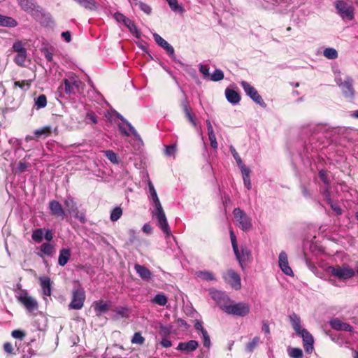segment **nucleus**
I'll use <instances>...</instances> for the list:
<instances>
[{
    "mask_svg": "<svg viewBox=\"0 0 358 358\" xmlns=\"http://www.w3.org/2000/svg\"><path fill=\"white\" fill-rule=\"evenodd\" d=\"M148 188L150 192V198L155 206L152 211L153 217L157 220V224L159 227L166 234H170V229L167 224L166 217L162 208V203L157 196L155 187L151 181H148Z\"/></svg>",
    "mask_w": 358,
    "mask_h": 358,
    "instance_id": "nucleus-1",
    "label": "nucleus"
},
{
    "mask_svg": "<svg viewBox=\"0 0 358 358\" xmlns=\"http://www.w3.org/2000/svg\"><path fill=\"white\" fill-rule=\"evenodd\" d=\"M292 327L298 336L302 338L303 346L306 353L311 354L314 350V338L310 332L301 327V318L296 313H292L289 316Z\"/></svg>",
    "mask_w": 358,
    "mask_h": 358,
    "instance_id": "nucleus-2",
    "label": "nucleus"
},
{
    "mask_svg": "<svg viewBox=\"0 0 358 358\" xmlns=\"http://www.w3.org/2000/svg\"><path fill=\"white\" fill-rule=\"evenodd\" d=\"M17 6L22 10L30 15L36 21L43 23L48 15L36 1V0H16Z\"/></svg>",
    "mask_w": 358,
    "mask_h": 358,
    "instance_id": "nucleus-3",
    "label": "nucleus"
},
{
    "mask_svg": "<svg viewBox=\"0 0 358 358\" xmlns=\"http://www.w3.org/2000/svg\"><path fill=\"white\" fill-rule=\"evenodd\" d=\"M83 85V83L74 74L68 75L67 78L63 80V84L58 88V93L60 97H64L66 95L75 94L76 91H79Z\"/></svg>",
    "mask_w": 358,
    "mask_h": 358,
    "instance_id": "nucleus-4",
    "label": "nucleus"
},
{
    "mask_svg": "<svg viewBox=\"0 0 358 358\" xmlns=\"http://www.w3.org/2000/svg\"><path fill=\"white\" fill-rule=\"evenodd\" d=\"M235 221L238 227L243 231H248L252 228L251 218L240 208H236L233 210Z\"/></svg>",
    "mask_w": 358,
    "mask_h": 358,
    "instance_id": "nucleus-5",
    "label": "nucleus"
},
{
    "mask_svg": "<svg viewBox=\"0 0 358 358\" xmlns=\"http://www.w3.org/2000/svg\"><path fill=\"white\" fill-rule=\"evenodd\" d=\"M246 95L248 96L254 102L263 108L266 107V103L259 95L257 90L247 81L243 80L240 83Z\"/></svg>",
    "mask_w": 358,
    "mask_h": 358,
    "instance_id": "nucleus-6",
    "label": "nucleus"
},
{
    "mask_svg": "<svg viewBox=\"0 0 358 358\" xmlns=\"http://www.w3.org/2000/svg\"><path fill=\"white\" fill-rule=\"evenodd\" d=\"M328 271L332 275L342 280L350 279L355 274V271L348 265L342 267L340 266H329Z\"/></svg>",
    "mask_w": 358,
    "mask_h": 358,
    "instance_id": "nucleus-7",
    "label": "nucleus"
},
{
    "mask_svg": "<svg viewBox=\"0 0 358 358\" xmlns=\"http://www.w3.org/2000/svg\"><path fill=\"white\" fill-rule=\"evenodd\" d=\"M335 82L341 89L343 94L345 98L352 99L354 97L355 90L352 85L353 80L351 78L347 77L346 79L343 81L341 78L336 77Z\"/></svg>",
    "mask_w": 358,
    "mask_h": 358,
    "instance_id": "nucleus-8",
    "label": "nucleus"
},
{
    "mask_svg": "<svg viewBox=\"0 0 358 358\" xmlns=\"http://www.w3.org/2000/svg\"><path fill=\"white\" fill-rule=\"evenodd\" d=\"M250 311V306L248 303L233 301L231 306L228 308L227 314L238 317H245L249 314Z\"/></svg>",
    "mask_w": 358,
    "mask_h": 358,
    "instance_id": "nucleus-9",
    "label": "nucleus"
},
{
    "mask_svg": "<svg viewBox=\"0 0 358 358\" xmlns=\"http://www.w3.org/2000/svg\"><path fill=\"white\" fill-rule=\"evenodd\" d=\"M66 213L73 215L75 218L84 223L85 222V216L83 212H80L78 209L76 203L71 198H67L64 201Z\"/></svg>",
    "mask_w": 358,
    "mask_h": 358,
    "instance_id": "nucleus-10",
    "label": "nucleus"
},
{
    "mask_svg": "<svg viewBox=\"0 0 358 358\" xmlns=\"http://www.w3.org/2000/svg\"><path fill=\"white\" fill-rule=\"evenodd\" d=\"M17 300L25 307L28 312H33L38 309V302L26 292H22L17 296Z\"/></svg>",
    "mask_w": 358,
    "mask_h": 358,
    "instance_id": "nucleus-11",
    "label": "nucleus"
},
{
    "mask_svg": "<svg viewBox=\"0 0 358 358\" xmlns=\"http://www.w3.org/2000/svg\"><path fill=\"white\" fill-rule=\"evenodd\" d=\"M85 293L83 289H77L73 292L72 300L69 304L71 309L80 310L83 307Z\"/></svg>",
    "mask_w": 358,
    "mask_h": 358,
    "instance_id": "nucleus-12",
    "label": "nucleus"
},
{
    "mask_svg": "<svg viewBox=\"0 0 358 358\" xmlns=\"http://www.w3.org/2000/svg\"><path fill=\"white\" fill-rule=\"evenodd\" d=\"M224 281L229 284L232 288L238 290L241 287V277L234 270L229 269L223 274Z\"/></svg>",
    "mask_w": 358,
    "mask_h": 358,
    "instance_id": "nucleus-13",
    "label": "nucleus"
},
{
    "mask_svg": "<svg viewBox=\"0 0 358 358\" xmlns=\"http://www.w3.org/2000/svg\"><path fill=\"white\" fill-rule=\"evenodd\" d=\"M336 8L338 13L343 19L352 20L354 17L353 9L343 1H337Z\"/></svg>",
    "mask_w": 358,
    "mask_h": 358,
    "instance_id": "nucleus-14",
    "label": "nucleus"
},
{
    "mask_svg": "<svg viewBox=\"0 0 358 358\" xmlns=\"http://www.w3.org/2000/svg\"><path fill=\"white\" fill-rule=\"evenodd\" d=\"M279 266L282 271L287 275L293 276L294 273L289 266L287 255L285 251H281L279 254Z\"/></svg>",
    "mask_w": 358,
    "mask_h": 358,
    "instance_id": "nucleus-15",
    "label": "nucleus"
},
{
    "mask_svg": "<svg viewBox=\"0 0 358 358\" xmlns=\"http://www.w3.org/2000/svg\"><path fill=\"white\" fill-rule=\"evenodd\" d=\"M329 324L331 328L336 331H344L353 332L354 328L348 323L343 322L338 318H333L330 320Z\"/></svg>",
    "mask_w": 358,
    "mask_h": 358,
    "instance_id": "nucleus-16",
    "label": "nucleus"
},
{
    "mask_svg": "<svg viewBox=\"0 0 358 358\" xmlns=\"http://www.w3.org/2000/svg\"><path fill=\"white\" fill-rule=\"evenodd\" d=\"M49 208L51 214L55 217L63 220L66 215V211L63 209L62 205L57 201L52 200L50 201Z\"/></svg>",
    "mask_w": 358,
    "mask_h": 358,
    "instance_id": "nucleus-17",
    "label": "nucleus"
},
{
    "mask_svg": "<svg viewBox=\"0 0 358 358\" xmlns=\"http://www.w3.org/2000/svg\"><path fill=\"white\" fill-rule=\"evenodd\" d=\"M153 37L155 38V42L162 48H163L167 53L173 57L174 55V49L163 38H162L159 34L155 33L153 34Z\"/></svg>",
    "mask_w": 358,
    "mask_h": 358,
    "instance_id": "nucleus-18",
    "label": "nucleus"
},
{
    "mask_svg": "<svg viewBox=\"0 0 358 358\" xmlns=\"http://www.w3.org/2000/svg\"><path fill=\"white\" fill-rule=\"evenodd\" d=\"M324 129L325 125L322 124H309L303 128L302 132L306 133L308 131L310 133L311 139H310V141L311 142L314 139L315 135L322 132Z\"/></svg>",
    "mask_w": 358,
    "mask_h": 358,
    "instance_id": "nucleus-19",
    "label": "nucleus"
},
{
    "mask_svg": "<svg viewBox=\"0 0 358 358\" xmlns=\"http://www.w3.org/2000/svg\"><path fill=\"white\" fill-rule=\"evenodd\" d=\"M225 96L227 100L233 105L238 104L241 101L239 93L229 87L225 90Z\"/></svg>",
    "mask_w": 358,
    "mask_h": 358,
    "instance_id": "nucleus-20",
    "label": "nucleus"
},
{
    "mask_svg": "<svg viewBox=\"0 0 358 358\" xmlns=\"http://www.w3.org/2000/svg\"><path fill=\"white\" fill-rule=\"evenodd\" d=\"M92 307L97 316H100L102 313H106L109 309L108 304L103 301H94L92 304Z\"/></svg>",
    "mask_w": 358,
    "mask_h": 358,
    "instance_id": "nucleus-21",
    "label": "nucleus"
},
{
    "mask_svg": "<svg viewBox=\"0 0 358 358\" xmlns=\"http://www.w3.org/2000/svg\"><path fill=\"white\" fill-rule=\"evenodd\" d=\"M199 343L195 340H191L186 343H180V351L190 353L197 349Z\"/></svg>",
    "mask_w": 358,
    "mask_h": 358,
    "instance_id": "nucleus-22",
    "label": "nucleus"
},
{
    "mask_svg": "<svg viewBox=\"0 0 358 358\" xmlns=\"http://www.w3.org/2000/svg\"><path fill=\"white\" fill-rule=\"evenodd\" d=\"M40 282L43 294L46 296H50L51 295L50 279L48 277H42L40 278Z\"/></svg>",
    "mask_w": 358,
    "mask_h": 358,
    "instance_id": "nucleus-23",
    "label": "nucleus"
},
{
    "mask_svg": "<svg viewBox=\"0 0 358 358\" xmlns=\"http://www.w3.org/2000/svg\"><path fill=\"white\" fill-rule=\"evenodd\" d=\"M240 169L242 173L245 187L248 189H250L252 188V184L250 181V169L245 166H243L242 167L240 168Z\"/></svg>",
    "mask_w": 358,
    "mask_h": 358,
    "instance_id": "nucleus-24",
    "label": "nucleus"
},
{
    "mask_svg": "<svg viewBox=\"0 0 358 358\" xmlns=\"http://www.w3.org/2000/svg\"><path fill=\"white\" fill-rule=\"evenodd\" d=\"M134 268L137 273L142 279L145 280H148L151 278V272L145 266L139 264H136Z\"/></svg>",
    "mask_w": 358,
    "mask_h": 358,
    "instance_id": "nucleus-25",
    "label": "nucleus"
},
{
    "mask_svg": "<svg viewBox=\"0 0 358 358\" xmlns=\"http://www.w3.org/2000/svg\"><path fill=\"white\" fill-rule=\"evenodd\" d=\"M70 256H71L70 249H66V248L62 249L60 250L59 255L58 264L62 266H65L67 264V262L70 258Z\"/></svg>",
    "mask_w": 358,
    "mask_h": 358,
    "instance_id": "nucleus-26",
    "label": "nucleus"
},
{
    "mask_svg": "<svg viewBox=\"0 0 358 358\" xmlns=\"http://www.w3.org/2000/svg\"><path fill=\"white\" fill-rule=\"evenodd\" d=\"M17 25V22L14 18L0 15V26L15 27Z\"/></svg>",
    "mask_w": 358,
    "mask_h": 358,
    "instance_id": "nucleus-27",
    "label": "nucleus"
},
{
    "mask_svg": "<svg viewBox=\"0 0 358 358\" xmlns=\"http://www.w3.org/2000/svg\"><path fill=\"white\" fill-rule=\"evenodd\" d=\"M183 110L187 119L191 122L194 127H196V122L194 114L192 111V108L186 103L183 104Z\"/></svg>",
    "mask_w": 358,
    "mask_h": 358,
    "instance_id": "nucleus-28",
    "label": "nucleus"
},
{
    "mask_svg": "<svg viewBox=\"0 0 358 358\" xmlns=\"http://www.w3.org/2000/svg\"><path fill=\"white\" fill-rule=\"evenodd\" d=\"M229 235H230V239L232 245V248L234 250V252L235 254V256L236 259L240 258V251L238 250L237 241H236V236L232 229L229 231Z\"/></svg>",
    "mask_w": 358,
    "mask_h": 358,
    "instance_id": "nucleus-29",
    "label": "nucleus"
},
{
    "mask_svg": "<svg viewBox=\"0 0 358 358\" xmlns=\"http://www.w3.org/2000/svg\"><path fill=\"white\" fill-rule=\"evenodd\" d=\"M233 301L230 299V298L226 294L224 297L218 303V306L222 309L224 313H228V308L231 306Z\"/></svg>",
    "mask_w": 358,
    "mask_h": 358,
    "instance_id": "nucleus-30",
    "label": "nucleus"
},
{
    "mask_svg": "<svg viewBox=\"0 0 358 358\" xmlns=\"http://www.w3.org/2000/svg\"><path fill=\"white\" fill-rule=\"evenodd\" d=\"M196 276L207 281L215 280L213 273L208 271H200L196 273Z\"/></svg>",
    "mask_w": 358,
    "mask_h": 358,
    "instance_id": "nucleus-31",
    "label": "nucleus"
},
{
    "mask_svg": "<svg viewBox=\"0 0 358 358\" xmlns=\"http://www.w3.org/2000/svg\"><path fill=\"white\" fill-rule=\"evenodd\" d=\"M224 78V72L220 69H216L212 74L210 75L208 80L213 82H218L223 80Z\"/></svg>",
    "mask_w": 358,
    "mask_h": 358,
    "instance_id": "nucleus-32",
    "label": "nucleus"
},
{
    "mask_svg": "<svg viewBox=\"0 0 358 358\" xmlns=\"http://www.w3.org/2000/svg\"><path fill=\"white\" fill-rule=\"evenodd\" d=\"M240 252V258L237 259L240 264L242 266V262L249 259L250 256V250L246 246H241Z\"/></svg>",
    "mask_w": 358,
    "mask_h": 358,
    "instance_id": "nucleus-33",
    "label": "nucleus"
},
{
    "mask_svg": "<svg viewBox=\"0 0 358 358\" xmlns=\"http://www.w3.org/2000/svg\"><path fill=\"white\" fill-rule=\"evenodd\" d=\"M260 343V338L258 336H255L253 339L248 342L245 345V351L248 352H252L254 350Z\"/></svg>",
    "mask_w": 358,
    "mask_h": 358,
    "instance_id": "nucleus-34",
    "label": "nucleus"
},
{
    "mask_svg": "<svg viewBox=\"0 0 358 358\" xmlns=\"http://www.w3.org/2000/svg\"><path fill=\"white\" fill-rule=\"evenodd\" d=\"M51 133V127L50 126H45L34 131V134L37 138L42 136H48Z\"/></svg>",
    "mask_w": 358,
    "mask_h": 358,
    "instance_id": "nucleus-35",
    "label": "nucleus"
},
{
    "mask_svg": "<svg viewBox=\"0 0 358 358\" xmlns=\"http://www.w3.org/2000/svg\"><path fill=\"white\" fill-rule=\"evenodd\" d=\"M287 352L292 358H303V357L302 350L298 348H289L287 349Z\"/></svg>",
    "mask_w": 358,
    "mask_h": 358,
    "instance_id": "nucleus-36",
    "label": "nucleus"
},
{
    "mask_svg": "<svg viewBox=\"0 0 358 358\" xmlns=\"http://www.w3.org/2000/svg\"><path fill=\"white\" fill-rule=\"evenodd\" d=\"M118 118H120L123 122L126 124V125L128 127L131 134L135 137L136 139L138 141H141V138L138 134V132L136 131L134 127L127 121L121 115H117Z\"/></svg>",
    "mask_w": 358,
    "mask_h": 358,
    "instance_id": "nucleus-37",
    "label": "nucleus"
},
{
    "mask_svg": "<svg viewBox=\"0 0 358 358\" xmlns=\"http://www.w3.org/2000/svg\"><path fill=\"white\" fill-rule=\"evenodd\" d=\"M323 55L329 59H335L338 57V52L333 48H327L324 50Z\"/></svg>",
    "mask_w": 358,
    "mask_h": 358,
    "instance_id": "nucleus-38",
    "label": "nucleus"
},
{
    "mask_svg": "<svg viewBox=\"0 0 358 358\" xmlns=\"http://www.w3.org/2000/svg\"><path fill=\"white\" fill-rule=\"evenodd\" d=\"M41 251L48 256L52 255L55 252L54 246L50 243H43L40 247Z\"/></svg>",
    "mask_w": 358,
    "mask_h": 358,
    "instance_id": "nucleus-39",
    "label": "nucleus"
},
{
    "mask_svg": "<svg viewBox=\"0 0 358 358\" xmlns=\"http://www.w3.org/2000/svg\"><path fill=\"white\" fill-rule=\"evenodd\" d=\"M26 58H27V51H22V52H17L14 58V62L17 65L22 66L24 65Z\"/></svg>",
    "mask_w": 358,
    "mask_h": 358,
    "instance_id": "nucleus-40",
    "label": "nucleus"
},
{
    "mask_svg": "<svg viewBox=\"0 0 358 358\" xmlns=\"http://www.w3.org/2000/svg\"><path fill=\"white\" fill-rule=\"evenodd\" d=\"M199 72L203 75V78L205 80H208L210 77V68L208 64H199Z\"/></svg>",
    "mask_w": 358,
    "mask_h": 358,
    "instance_id": "nucleus-41",
    "label": "nucleus"
},
{
    "mask_svg": "<svg viewBox=\"0 0 358 358\" xmlns=\"http://www.w3.org/2000/svg\"><path fill=\"white\" fill-rule=\"evenodd\" d=\"M47 105V99L44 94L38 96L35 99V106L38 109L45 108Z\"/></svg>",
    "mask_w": 358,
    "mask_h": 358,
    "instance_id": "nucleus-42",
    "label": "nucleus"
},
{
    "mask_svg": "<svg viewBox=\"0 0 358 358\" xmlns=\"http://www.w3.org/2000/svg\"><path fill=\"white\" fill-rule=\"evenodd\" d=\"M210 295L212 299L216 301L217 304L220 303V301H221L226 294L221 291L219 290H212L210 291Z\"/></svg>",
    "mask_w": 358,
    "mask_h": 358,
    "instance_id": "nucleus-43",
    "label": "nucleus"
},
{
    "mask_svg": "<svg viewBox=\"0 0 358 358\" xmlns=\"http://www.w3.org/2000/svg\"><path fill=\"white\" fill-rule=\"evenodd\" d=\"M122 215V210L120 207L115 208L110 213V220L115 222L120 218Z\"/></svg>",
    "mask_w": 358,
    "mask_h": 358,
    "instance_id": "nucleus-44",
    "label": "nucleus"
},
{
    "mask_svg": "<svg viewBox=\"0 0 358 358\" xmlns=\"http://www.w3.org/2000/svg\"><path fill=\"white\" fill-rule=\"evenodd\" d=\"M43 229H37L33 231L31 237L35 242L40 243L43 239Z\"/></svg>",
    "mask_w": 358,
    "mask_h": 358,
    "instance_id": "nucleus-45",
    "label": "nucleus"
},
{
    "mask_svg": "<svg viewBox=\"0 0 358 358\" xmlns=\"http://www.w3.org/2000/svg\"><path fill=\"white\" fill-rule=\"evenodd\" d=\"M124 26H126L131 33L135 34L137 37L138 36V29H137L136 26L134 24V23L130 19L128 18V20H126V23L124 24Z\"/></svg>",
    "mask_w": 358,
    "mask_h": 358,
    "instance_id": "nucleus-46",
    "label": "nucleus"
},
{
    "mask_svg": "<svg viewBox=\"0 0 358 358\" xmlns=\"http://www.w3.org/2000/svg\"><path fill=\"white\" fill-rule=\"evenodd\" d=\"M331 186L329 185H324L322 191V194L324 197L325 200L327 201V203L331 202L332 201L331 197V192H330Z\"/></svg>",
    "mask_w": 358,
    "mask_h": 358,
    "instance_id": "nucleus-47",
    "label": "nucleus"
},
{
    "mask_svg": "<svg viewBox=\"0 0 358 358\" xmlns=\"http://www.w3.org/2000/svg\"><path fill=\"white\" fill-rule=\"evenodd\" d=\"M320 179L324 182V185H329L331 184L330 180L327 176V172L325 170H320L318 173Z\"/></svg>",
    "mask_w": 358,
    "mask_h": 358,
    "instance_id": "nucleus-48",
    "label": "nucleus"
},
{
    "mask_svg": "<svg viewBox=\"0 0 358 358\" xmlns=\"http://www.w3.org/2000/svg\"><path fill=\"white\" fill-rule=\"evenodd\" d=\"M152 301L159 306H164L167 302V299L164 295L157 294L153 299Z\"/></svg>",
    "mask_w": 358,
    "mask_h": 358,
    "instance_id": "nucleus-49",
    "label": "nucleus"
},
{
    "mask_svg": "<svg viewBox=\"0 0 358 358\" xmlns=\"http://www.w3.org/2000/svg\"><path fill=\"white\" fill-rule=\"evenodd\" d=\"M176 150H177L176 143L166 146L165 155L167 157L173 156L176 154Z\"/></svg>",
    "mask_w": 358,
    "mask_h": 358,
    "instance_id": "nucleus-50",
    "label": "nucleus"
},
{
    "mask_svg": "<svg viewBox=\"0 0 358 358\" xmlns=\"http://www.w3.org/2000/svg\"><path fill=\"white\" fill-rule=\"evenodd\" d=\"M230 150H231V154H232V155H233L234 158L235 159V160H236V163H237V164H238V167H239V168H241V167H242L243 166H245V165L243 163V162H242V160H241V157H240L239 155H238V152L236 151L235 148H234V147H232V146H231V148H230Z\"/></svg>",
    "mask_w": 358,
    "mask_h": 358,
    "instance_id": "nucleus-51",
    "label": "nucleus"
},
{
    "mask_svg": "<svg viewBox=\"0 0 358 358\" xmlns=\"http://www.w3.org/2000/svg\"><path fill=\"white\" fill-rule=\"evenodd\" d=\"M105 155L111 162L114 164L118 163L117 155L112 150H106Z\"/></svg>",
    "mask_w": 358,
    "mask_h": 358,
    "instance_id": "nucleus-52",
    "label": "nucleus"
},
{
    "mask_svg": "<svg viewBox=\"0 0 358 358\" xmlns=\"http://www.w3.org/2000/svg\"><path fill=\"white\" fill-rule=\"evenodd\" d=\"M13 51L16 53L22 52V51H27L23 44L20 41H15L13 45Z\"/></svg>",
    "mask_w": 358,
    "mask_h": 358,
    "instance_id": "nucleus-53",
    "label": "nucleus"
},
{
    "mask_svg": "<svg viewBox=\"0 0 358 358\" xmlns=\"http://www.w3.org/2000/svg\"><path fill=\"white\" fill-rule=\"evenodd\" d=\"M201 334H202V337H203V346L207 348H210L211 343H210V336L208 334V331H203V333Z\"/></svg>",
    "mask_w": 358,
    "mask_h": 358,
    "instance_id": "nucleus-54",
    "label": "nucleus"
},
{
    "mask_svg": "<svg viewBox=\"0 0 358 358\" xmlns=\"http://www.w3.org/2000/svg\"><path fill=\"white\" fill-rule=\"evenodd\" d=\"M144 341H145L144 338L138 332L135 333L131 339L132 343L140 344V345L143 344L144 343Z\"/></svg>",
    "mask_w": 358,
    "mask_h": 358,
    "instance_id": "nucleus-55",
    "label": "nucleus"
},
{
    "mask_svg": "<svg viewBox=\"0 0 358 358\" xmlns=\"http://www.w3.org/2000/svg\"><path fill=\"white\" fill-rule=\"evenodd\" d=\"M85 121L87 124H96L97 122V118L94 113H87L86 115Z\"/></svg>",
    "mask_w": 358,
    "mask_h": 358,
    "instance_id": "nucleus-56",
    "label": "nucleus"
},
{
    "mask_svg": "<svg viewBox=\"0 0 358 358\" xmlns=\"http://www.w3.org/2000/svg\"><path fill=\"white\" fill-rule=\"evenodd\" d=\"M184 313L192 317H194L195 315H196V310L193 308L192 306H185L183 308Z\"/></svg>",
    "mask_w": 358,
    "mask_h": 358,
    "instance_id": "nucleus-57",
    "label": "nucleus"
},
{
    "mask_svg": "<svg viewBox=\"0 0 358 358\" xmlns=\"http://www.w3.org/2000/svg\"><path fill=\"white\" fill-rule=\"evenodd\" d=\"M114 18L118 22H123L124 24L126 23V20H128L127 17H126L123 14L120 13H115L114 14Z\"/></svg>",
    "mask_w": 358,
    "mask_h": 358,
    "instance_id": "nucleus-58",
    "label": "nucleus"
},
{
    "mask_svg": "<svg viewBox=\"0 0 358 358\" xmlns=\"http://www.w3.org/2000/svg\"><path fill=\"white\" fill-rule=\"evenodd\" d=\"M329 205H330L331 209L336 213V214L337 215H340L342 214V209L341 208V207L335 203H334L333 201H331V202H329L328 203Z\"/></svg>",
    "mask_w": 358,
    "mask_h": 358,
    "instance_id": "nucleus-59",
    "label": "nucleus"
},
{
    "mask_svg": "<svg viewBox=\"0 0 358 358\" xmlns=\"http://www.w3.org/2000/svg\"><path fill=\"white\" fill-rule=\"evenodd\" d=\"M11 335L13 338H18L20 340L23 339V338L25 336V334L20 330L13 331Z\"/></svg>",
    "mask_w": 358,
    "mask_h": 358,
    "instance_id": "nucleus-60",
    "label": "nucleus"
},
{
    "mask_svg": "<svg viewBox=\"0 0 358 358\" xmlns=\"http://www.w3.org/2000/svg\"><path fill=\"white\" fill-rule=\"evenodd\" d=\"M209 141L210 142V145L213 149H217L218 144L216 140V137L215 134H211L210 135H208Z\"/></svg>",
    "mask_w": 358,
    "mask_h": 358,
    "instance_id": "nucleus-61",
    "label": "nucleus"
},
{
    "mask_svg": "<svg viewBox=\"0 0 358 358\" xmlns=\"http://www.w3.org/2000/svg\"><path fill=\"white\" fill-rule=\"evenodd\" d=\"M138 6L140 9L145 13L150 14L151 13V8L148 4L143 2H140Z\"/></svg>",
    "mask_w": 358,
    "mask_h": 358,
    "instance_id": "nucleus-62",
    "label": "nucleus"
},
{
    "mask_svg": "<svg viewBox=\"0 0 358 358\" xmlns=\"http://www.w3.org/2000/svg\"><path fill=\"white\" fill-rule=\"evenodd\" d=\"M301 189L302 194L304 197L310 198L311 196L310 192H309V190L308 189V188L306 187L305 185H301Z\"/></svg>",
    "mask_w": 358,
    "mask_h": 358,
    "instance_id": "nucleus-63",
    "label": "nucleus"
},
{
    "mask_svg": "<svg viewBox=\"0 0 358 358\" xmlns=\"http://www.w3.org/2000/svg\"><path fill=\"white\" fill-rule=\"evenodd\" d=\"M116 313L121 317H127V309L126 308L120 307L116 309Z\"/></svg>",
    "mask_w": 358,
    "mask_h": 358,
    "instance_id": "nucleus-64",
    "label": "nucleus"
}]
</instances>
